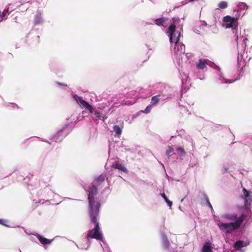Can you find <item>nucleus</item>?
Here are the masks:
<instances>
[{
  "label": "nucleus",
  "instance_id": "2eb2a0df",
  "mask_svg": "<svg viewBox=\"0 0 252 252\" xmlns=\"http://www.w3.org/2000/svg\"><path fill=\"white\" fill-rule=\"evenodd\" d=\"M106 178V175L104 174H102L100 175H99V176H98L97 178H96L94 182L96 184H100L105 181Z\"/></svg>",
  "mask_w": 252,
  "mask_h": 252
},
{
  "label": "nucleus",
  "instance_id": "a878e982",
  "mask_svg": "<svg viewBox=\"0 0 252 252\" xmlns=\"http://www.w3.org/2000/svg\"><path fill=\"white\" fill-rule=\"evenodd\" d=\"M124 101H123L122 102V104H128V103H126H126H124Z\"/></svg>",
  "mask_w": 252,
  "mask_h": 252
},
{
  "label": "nucleus",
  "instance_id": "b1692460",
  "mask_svg": "<svg viewBox=\"0 0 252 252\" xmlns=\"http://www.w3.org/2000/svg\"><path fill=\"white\" fill-rule=\"evenodd\" d=\"M102 113L100 112H98L97 111H95V115L96 117H97L98 119H100L101 117Z\"/></svg>",
  "mask_w": 252,
  "mask_h": 252
},
{
  "label": "nucleus",
  "instance_id": "9d476101",
  "mask_svg": "<svg viewBox=\"0 0 252 252\" xmlns=\"http://www.w3.org/2000/svg\"><path fill=\"white\" fill-rule=\"evenodd\" d=\"M112 167L115 169H118L124 173H127L128 170L126 167L122 163H120L119 161H116L113 163L112 165Z\"/></svg>",
  "mask_w": 252,
  "mask_h": 252
},
{
  "label": "nucleus",
  "instance_id": "9b49d317",
  "mask_svg": "<svg viewBox=\"0 0 252 252\" xmlns=\"http://www.w3.org/2000/svg\"><path fill=\"white\" fill-rule=\"evenodd\" d=\"M201 252H213L210 242H205L201 249Z\"/></svg>",
  "mask_w": 252,
  "mask_h": 252
},
{
  "label": "nucleus",
  "instance_id": "20e7f679",
  "mask_svg": "<svg viewBox=\"0 0 252 252\" xmlns=\"http://www.w3.org/2000/svg\"><path fill=\"white\" fill-rule=\"evenodd\" d=\"M246 217V215L244 214H242L239 217H238V215L236 213H225L221 216V218L226 220L233 221V222H237V221H239L240 222V227L242 225Z\"/></svg>",
  "mask_w": 252,
  "mask_h": 252
},
{
  "label": "nucleus",
  "instance_id": "aec40b11",
  "mask_svg": "<svg viewBox=\"0 0 252 252\" xmlns=\"http://www.w3.org/2000/svg\"><path fill=\"white\" fill-rule=\"evenodd\" d=\"M174 149L172 147L169 146L168 147V149H167L166 151V155L168 157H170L172 155V154H174Z\"/></svg>",
  "mask_w": 252,
  "mask_h": 252
},
{
  "label": "nucleus",
  "instance_id": "6ab92c4d",
  "mask_svg": "<svg viewBox=\"0 0 252 252\" xmlns=\"http://www.w3.org/2000/svg\"><path fill=\"white\" fill-rule=\"evenodd\" d=\"M162 197L164 199L165 201L167 203L168 205L171 207L172 205V202L170 201L168 198L166 197L165 194L164 193H162L161 194Z\"/></svg>",
  "mask_w": 252,
  "mask_h": 252
},
{
  "label": "nucleus",
  "instance_id": "39448f33",
  "mask_svg": "<svg viewBox=\"0 0 252 252\" xmlns=\"http://www.w3.org/2000/svg\"><path fill=\"white\" fill-rule=\"evenodd\" d=\"M223 21L226 23V28H232L236 30L238 26L237 19L232 17L230 16H226L223 17Z\"/></svg>",
  "mask_w": 252,
  "mask_h": 252
},
{
  "label": "nucleus",
  "instance_id": "423d86ee",
  "mask_svg": "<svg viewBox=\"0 0 252 252\" xmlns=\"http://www.w3.org/2000/svg\"><path fill=\"white\" fill-rule=\"evenodd\" d=\"M168 33H169L170 41L171 43L177 44L180 41V32L178 33L177 37H174V32L176 31V26L174 24H171L168 29Z\"/></svg>",
  "mask_w": 252,
  "mask_h": 252
},
{
  "label": "nucleus",
  "instance_id": "1a4fd4ad",
  "mask_svg": "<svg viewBox=\"0 0 252 252\" xmlns=\"http://www.w3.org/2000/svg\"><path fill=\"white\" fill-rule=\"evenodd\" d=\"M167 97H166L165 95H164V94H163V95L158 94V95L154 96L152 97L151 104L152 105H155L157 103H158L160 100H164Z\"/></svg>",
  "mask_w": 252,
  "mask_h": 252
},
{
  "label": "nucleus",
  "instance_id": "ddd939ff",
  "mask_svg": "<svg viewBox=\"0 0 252 252\" xmlns=\"http://www.w3.org/2000/svg\"><path fill=\"white\" fill-rule=\"evenodd\" d=\"M207 61L203 59H199L198 63L196 64V68L199 69H203L206 67Z\"/></svg>",
  "mask_w": 252,
  "mask_h": 252
},
{
  "label": "nucleus",
  "instance_id": "4468645a",
  "mask_svg": "<svg viewBox=\"0 0 252 252\" xmlns=\"http://www.w3.org/2000/svg\"><path fill=\"white\" fill-rule=\"evenodd\" d=\"M244 242L241 240L237 241L234 245V247L235 248L237 249V250H239L243 247L247 246L249 245V243L246 244L245 245H243Z\"/></svg>",
  "mask_w": 252,
  "mask_h": 252
},
{
  "label": "nucleus",
  "instance_id": "f8f14e48",
  "mask_svg": "<svg viewBox=\"0 0 252 252\" xmlns=\"http://www.w3.org/2000/svg\"><path fill=\"white\" fill-rule=\"evenodd\" d=\"M36 237L38 238V240L40 241V242L43 245L49 244L52 242L51 240L45 237H43L39 234H37Z\"/></svg>",
  "mask_w": 252,
  "mask_h": 252
},
{
  "label": "nucleus",
  "instance_id": "bb28decb",
  "mask_svg": "<svg viewBox=\"0 0 252 252\" xmlns=\"http://www.w3.org/2000/svg\"><path fill=\"white\" fill-rule=\"evenodd\" d=\"M236 42H238V37L237 36V38H236Z\"/></svg>",
  "mask_w": 252,
  "mask_h": 252
},
{
  "label": "nucleus",
  "instance_id": "a211bd4d",
  "mask_svg": "<svg viewBox=\"0 0 252 252\" xmlns=\"http://www.w3.org/2000/svg\"><path fill=\"white\" fill-rule=\"evenodd\" d=\"M113 130L115 133L118 136L122 134V129L118 125H115L114 126Z\"/></svg>",
  "mask_w": 252,
  "mask_h": 252
},
{
  "label": "nucleus",
  "instance_id": "4be33fe9",
  "mask_svg": "<svg viewBox=\"0 0 252 252\" xmlns=\"http://www.w3.org/2000/svg\"><path fill=\"white\" fill-rule=\"evenodd\" d=\"M204 199L205 200V201H206V203H207V205L210 208H211V209H213V207L209 201V197L208 196V195L206 194H204Z\"/></svg>",
  "mask_w": 252,
  "mask_h": 252
},
{
  "label": "nucleus",
  "instance_id": "6e6552de",
  "mask_svg": "<svg viewBox=\"0 0 252 252\" xmlns=\"http://www.w3.org/2000/svg\"><path fill=\"white\" fill-rule=\"evenodd\" d=\"M244 195L245 196L244 206L246 209H250L252 199L249 197L250 196V191L247 190L245 188L243 189Z\"/></svg>",
  "mask_w": 252,
  "mask_h": 252
},
{
  "label": "nucleus",
  "instance_id": "f257e3e1",
  "mask_svg": "<svg viewBox=\"0 0 252 252\" xmlns=\"http://www.w3.org/2000/svg\"><path fill=\"white\" fill-rule=\"evenodd\" d=\"M99 212L89 213L91 220V223L94 224V227L88 232L87 235V240L90 238L102 241L103 239L102 234L100 232V228L97 220Z\"/></svg>",
  "mask_w": 252,
  "mask_h": 252
},
{
  "label": "nucleus",
  "instance_id": "cd10ccee",
  "mask_svg": "<svg viewBox=\"0 0 252 252\" xmlns=\"http://www.w3.org/2000/svg\"><path fill=\"white\" fill-rule=\"evenodd\" d=\"M2 20V18L1 17H0V22Z\"/></svg>",
  "mask_w": 252,
  "mask_h": 252
},
{
  "label": "nucleus",
  "instance_id": "0eeeda50",
  "mask_svg": "<svg viewBox=\"0 0 252 252\" xmlns=\"http://www.w3.org/2000/svg\"><path fill=\"white\" fill-rule=\"evenodd\" d=\"M74 98L77 102L82 107L85 108L86 109H87L91 113H92L93 112V107L92 105L89 104L88 102L86 100L82 99V98L80 96H78L77 95H75L74 96Z\"/></svg>",
  "mask_w": 252,
  "mask_h": 252
},
{
  "label": "nucleus",
  "instance_id": "393cba45",
  "mask_svg": "<svg viewBox=\"0 0 252 252\" xmlns=\"http://www.w3.org/2000/svg\"><path fill=\"white\" fill-rule=\"evenodd\" d=\"M0 224H3V220L0 219Z\"/></svg>",
  "mask_w": 252,
  "mask_h": 252
},
{
  "label": "nucleus",
  "instance_id": "412c9836",
  "mask_svg": "<svg viewBox=\"0 0 252 252\" xmlns=\"http://www.w3.org/2000/svg\"><path fill=\"white\" fill-rule=\"evenodd\" d=\"M152 106V105H151V104L149 105L148 106H147L146 107V108L144 110H141L139 113L142 112V113H146V114L149 113L151 111Z\"/></svg>",
  "mask_w": 252,
  "mask_h": 252
},
{
  "label": "nucleus",
  "instance_id": "f3484780",
  "mask_svg": "<svg viewBox=\"0 0 252 252\" xmlns=\"http://www.w3.org/2000/svg\"><path fill=\"white\" fill-rule=\"evenodd\" d=\"M228 6L227 2L225 1H221L218 4V7L220 9H225Z\"/></svg>",
  "mask_w": 252,
  "mask_h": 252
},
{
  "label": "nucleus",
  "instance_id": "f03ea898",
  "mask_svg": "<svg viewBox=\"0 0 252 252\" xmlns=\"http://www.w3.org/2000/svg\"><path fill=\"white\" fill-rule=\"evenodd\" d=\"M89 193L88 199L89 201L88 213L99 212L101 206L100 203L95 197L97 194V188L95 186H93L88 189Z\"/></svg>",
  "mask_w": 252,
  "mask_h": 252
},
{
  "label": "nucleus",
  "instance_id": "5701e85b",
  "mask_svg": "<svg viewBox=\"0 0 252 252\" xmlns=\"http://www.w3.org/2000/svg\"><path fill=\"white\" fill-rule=\"evenodd\" d=\"M177 151L181 153V156H183L186 154V152L184 149L182 147H180L177 149Z\"/></svg>",
  "mask_w": 252,
  "mask_h": 252
},
{
  "label": "nucleus",
  "instance_id": "dca6fc26",
  "mask_svg": "<svg viewBox=\"0 0 252 252\" xmlns=\"http://www.w3.org/2000/svg\"><path fill=\"white\" fill-rule=\"evenodd\" d=\"M155 24L159 26H164L165 23V20L163 18L157 19L155 20Z\"/></svg>",
  "mask_w": 252,
  "mask_h": 252
},
{
  "label": "nucleus",
  "instance_id": "7ed1b4c3",
  "mask_svg": "<svg viewBox=\"0 0 252 252\" xmlns=\"http://www.w3.org/2000/svg\"><path fill=\"white\" fill-rule=\"evenodd\" d=\"M218 225L221 230L225 231L226 233H231L240 228V222L237 221L229 223L220 222Z\"/></svg>",
  "mask_w": 252,
  "mask_h": 252
}]
</instances>
